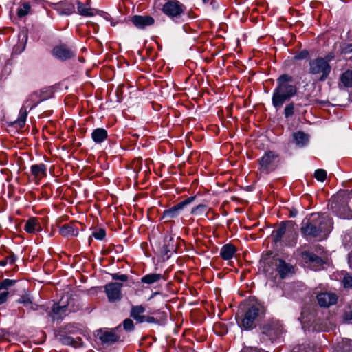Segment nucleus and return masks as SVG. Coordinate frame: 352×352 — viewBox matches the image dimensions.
Listing matches in <instances>:
<instances>
[{
  "label": "nucleus",
  "mask_w": 352,
  "mask_h": 352,
  "mask_svg": "<svg viewBox=\"0 0 352 352\" xmlns=\"http://www.w3.org/2000/svg\"><path fill=\"white\" fill-rule=\"evenodd\" d=\"M332 226L333 222L329 215L313 213L303 219L300 231L306 238L322 239L328 234Z\"/></svg>",
  "instance_id": "1"
},
{
  "label": "nucleus",
  "mask_w": 352,
  "mask_h": 352,
  "mask_svg": "<svg viewBox=\"0 0 352 352\" xmlns=\"http://www.w3.org/2000/svg\"><path fill=\"white\" fill-rule=\"evenodd\" d=\"M298 88L294 82V78L287 74H283L276 79V87L274 89L272 103L278 110L283 104L293 98L297 93Z\"/></svg>",
  "instance_id": "2"
},
{
  "label": "nucleus",
  "mask_w": 352,
  "mask_h": 352,
  "mask_svg": "<svg viewBox=\"0 0 352 352\" xmlns=\"http://www.w3.org/2000/svg\"><path fill=\"white\" fill-rule=\"evenodd\" d=\"M265 314V307L261 303L256 302L250 305L245 311L243 317L241 320L237 318L239 325L248 330L256 326V320L258 318L263 316Z\"/></svg>",
  "instance_id": "3"
},
{
  "label": "nucleus",
  "mask_w": 352,
  "mask_h": 352,
  "mask_svg": "<svg viewBox=\"0 0 352 352\" xmlns=\"http://www.w3.org/2000/svg\"><path fill=\"white\" fill-rule=\"evenodd\" d=\"M331 70L330 64L327 63L323 58L319 57L309 62V73L319 81H324L328 78Z\"/></svg>",
  "instance_id": "4"
},
{
  "label": "nucleus",
  "mask_w": 352,
  "mask_h": 352,
  "mask_svg": "<svg viewBox=\"0 0 352 352\" xmlns=\"http://www.w3.org/2000/svg\"><path fill=\"white\" fill-rule=\"evenodd\" d=\"M278 156L274 151H266L264 155L258 160V170L261 175H268L274 171L278 164Z\"/></svg>",
  "instance_id": "5"
},
{
  "label": "nucleus",
  "mask_w": 352,
  "mask_h": 352,
  "mask_svg": "<svg viewBox=\"0 0 352 352\" xmlns=\"http://www.w3.org/2000/svg\"><path fill=\"white\" fill-rule=\"evenodd\" d=\"M186 7L177 0H168L162 9V12L173 21L184 14Z\"/></svg>",
  "instance_id": "6"
},
{
  "label": "nucleus",
  "mask_w": 352,
  "mask_h": 352,
  "mask_svg": "<svg viewBox=\"0 0 352 352\" xmlns=\"http://www.w3.org/2000/svg\"><path fill=\"white\" fill-rule=\"evenodd\" d=\"M341 197L340 194L332 201L331 208L333 213L340 218L351 219L352 218V209L347 206L346 202L340 201Z\"/></svg>",
  "instance_id": "7"
},
{
  "label": "nucleus",
  "mask_w": 352,
  "mask_h": 352,
  "mask_svg": "<svg viewBox=\"0 0 352 352\" xmlns=\"http://www.w3.org/2000/svg\"><path fill=\"white\" fill-rule=\"evenodd\" d=\"M122 283L117 282L109 283L104 286V292L109 302H115L120 301L122 299Z\"/></svg>",
  "instance_id": "8"
},
{
  "label": "nucleus",
  "mask_w": 352,
  "mask_h": 352,
  "mask_svg": "<svg viewBox=\"0 0 352 352\" xmlns=\"http://www.w3.org/2000/svg\"><path fill=\"white\" fill-rule=\"evenodd\" d=\"M120 325L114 329L104 331L100 335V340L104 344H113V343L120 340Z\"/></svg>",
  "instance_id": "9"
},
{
  "label": "nucleus",
  "mask_w": 352,
  "mask_h": 352,
  "mask_svg": "<svg viewBox=\"0 0 352 352\" xmlns=\"http://www.w3.org/2000/svg\"><path fill=\"white\" fill-rule=\"evenodd\" d=\"M52 54L62 61L70 59L75 56L74 52L65 45L55 46L52 50Z\"/></svg>",
  "instance_id": "10"
},
{
  "label": "nucleus",
  "mask_w": 352,
  "mask_h": 352,
  "mask_svg": "<svg viewBox=\"0 0 352 352\" xmlns=\"http://www.w3.org/2000/svg\"><path fill=\"white\" fill-rule=\"evenodd\" d=\"M52 8L60 15H70L75 11L74 5L66 0L53 3Z\"/></svg>",
  "instance_id": "11"
},
{
  "label": "nucleus",
  "mask_w": 352,
  "mask_h": 352,
  "mask_svg": "<svg viewBox=\"0 0 352 352\" xmlns=\"http://www.w3.org/2000/svg\"><path fill=\"white\" fill-rule=\"evenodd\" d=\"M46 97L44 96V92L42 91H36L30 94L25 101L23 105H25L29 108V110H32L36 107L40 102L46 100Z\"/></svg>",
  "instance_id": "12"
},
{
  "label": "nucleus",
  "mask_w": 352,
  "mask_h": 352,
  "mask_svg": "<svg viewBox=\"0 0 352 352\" xmlns=\"http://www.w3.org/2000/svg\"><path fill=\"white\" fill-rule=\"evenodd\" d=\"M131 21L139 29H144L147 26L153 25L155 23V19L148 15H134Z\"/></svg>",
  "instance_id": "13"
},
{
  "label": "nucleus",
  "mask_w": 352,
  "mask_h": 352,
  "mask_svg": "<svg viewBox=\"0 0 352 352\" xmlns=\"http://www.w3.org/2000/svg\"><path fill=\"white\" fill-rule=\"evenodd\" d=\"M30 172L32 180L38 184L43 178L47 176V167L44 164H34L30 167Z\"/></svg>",
  "instance_id": "14"
},
{
  "label": "nucleus",
  "mask_w": 352,
  "mask_h": 352,
  "mask_svg": "<svg viewBox=\"0 0 352 352\" xmlns=\"http://www.w3.org/2000/svg\"><path fill=\"white\" fill-rule=\"evenodd\" d=\"M317 300L320 306L329 307L331 305L336 304L338 296L333 293L322 292L318 294Z\"/></svg>",
  "instance_id": "15"
},
{
  "label": "nucleus",
  "mask_w": 352,
  "mask_h": 352,
  "mask_svg": "<svg viewBox=\"0 0 352 352\" xmlns=\"http://www.w3.org/2000/svg\"><path fill=\"white\" fill-rule=\"evenodd\" d=\"M275 265L276 266L277 272L282 279L285 278L289 274L294 273V267L292 265L287 263L281 258L276 259Z\"/></svg>",
  "instance_id": "16"
},
{
  "label": "nucleus",
  "mask_w": 352,
  "mask_h": 352,
  "mask_svg": "<svg viewBox=\"0 0 352 352\" xmlns=\"http://www.w3.org/2000/svg\"><path fill=\"white\" fill-rule=\"evenodd\" d=\"M77 9L78 14L84 16H92L97 10L90 8V0H78Z\"/></svg>",
  "instance_id": "17"
},
{
  "label": "nucleus",
  "mask_w": 352,
  "mask_h": 352,
  "mask_svg": "<svg viewBox=\"0 0 352 352\" xmlns=\"http://www.w3.org/2000/svg\"><path fill=\"white\" fill-rule=\"evenodd\" d=\"M78 223L70 222L60 227L59 230L60 234L64 237H74L78 234Z\"/></svg>",
  "instance_id": "18"
},
{
  "label": "nucleus",
  "mask_w": 352,
  "mask_h": 352,
  "mask_svg": "<svg viewBox=\"0 0 352 352\" xmlns=\"http://www.w3.org/2000/svg\"><path fill=\"white\" fill-rule=\"evenodd\" d=\"M177 243L170 235L165 236L163 241V245L161 248V253L163 256L169 257L168 254L176 251Z\"/></svg>",
  "instance_id": "19"
},
{
  "label": "nucleus",
  "mask_w": 352,
  "mask_h": 352,
  "mask_svg": "<svg viewBox=\"0 0 352 352\" xmlns=\"http://www.w3.org/2000/svg\"><path fill=\"white\" fill-rule=\"evenodd\" d=\"M263 333L270 338V340H274L281 333V329L278 324H267L263 327Z\"/></svg>",
  "instance_id": "20"
},
{
  "label": "nucleus",
  "mask_w": 352,
  "mask_h": 352,
  "mask_svg": "<svg viewBox=\"0 0 352 352\" xmlns=\"http://www.w3.org/2000/svg\"><path fill=\"white\" fill-rule=\"evenodd\" d=\"M41 226L37 218H30L25 223L24 230L30 234H34L41 230Z\"/></svg>",
  "instance_id": "21"
},
{
  "label": "nucleus",
  "mask_w": 352,
  "mask_h": 352,
  "mask_svg": "<svg viewBox=\"0 0 352 352\" xmlns=\"http://www.w3.org/2000/svg\"><path fill=\"white\" fill-rule=\"evenodd\" d=\"M72 311V310L69 307V303H67V305L63 303L60 305V302L54 303L52 307V313L60 318L67 316Z\"/></svg>",
  "instance_id": "22"
},
{
  "label": "nucleus",
  "mask_w": 352,
  "mask_h": 352,
  "mask_svg": "<svg viewBox=\"0 0 352 352\" xmlns=\"http://www.w3.org/2000/svg\"><path fill=\"white\" fill-rule=\"evenodd\" d=\"M290 222H283L280 226L272 232V237L275 242L280 241L287 234V231Z\"/></svg>",
  "instance_id": "23"
},
{
  "label": "nucleus",
  "mask_w": 352,
  "mask_h": 352,
  "mask_svg": "<svg viewBox=\"0 0 352 352\" xmlns=\"http://www.w3.org/2000/svg\"><path fill=\"white\" fill-rule=\"evenodd\" d=\"M303 255L304 258L307 262H309L311 264L314 265L315 270H319L324 263L323 260L314 253L307 252H305Z\"/></svg>",
  "instance_id": "24"
},
{
  "label": "nucleus",
  "mask_w": 352,
  "mask_h": 352,
  "mask_svg": "<svg viewBox=\"0 0 352 352\" xmlns=\"http://www.w3.org/2000/svg\"><path fill=\"white\" fill-rule=\"evenodd\" d=\"M183 209L182 205L179 203L170 208L164 210L162 217L167 221H170L171 219L177 217Z\"/></svg>",
  "instance_id": "25"
},
{
  "label": "nucleus",
  "mask_w": 352,
  "mask_h": 352,
  "mask_svg": "<svg viewBox=\"0 0 352 352\" xmlns=\"http://www.w3.org/2000/svg\"><path fill=\"white\" fill-rule=\"evenodd\" d=\"M145 308L142 305L132 306L130 316L133 318L138 323H143Z\"/></svg>",
  "instance_id": "26"
},
{
  "label": "nucleus",
  "mask_w": 352,
  "mask_h": 352,
  "mask_svg": "<svg viewBox=\"0 0 352 352\" xmlns=\"http://www.w3.org/2000/svg\"><path fill=\"white\" fill-rule=\"evenodd\" d=\"M236 251V248L234 245L228 243L221 248L220 255L223 260H230L234 256Z\"/></svg>",
  "instance_id": "27"
},
{
  "label": "nucleus",
  "mask_w": 352,
  "mask_h": 352,
  "mask_svg": "<svg viewBox=\"0 0 352 352\" xmlns=\"http://www.w3.org/2000/svg\"><path fill=\"white\" fill-rule=\"evenodd\" d=\"M107 131L103 128H97L91 133V138L96 144H101L107 139Z\"/></svg>",
  "instance_id": "28"
},
{
  "label": "nucleus",
  "mask_w": 352,
  "mask_h": 352,
  "mask_svg": "<svg viewBox=\"0 0 352 352\" xmlns=\"http://www.w3.org/2000/svg\"><path fill=\"white\" fill-rule=\"evenodd\" d=\"M162 278L161 274L151 273L144 275L141 278V282L148 285H151L160 281Z\"/></svg>",
  "instance_id": "29"
},
{
  "label": "nucleus",
  "mask_w": 352,
  "mask_h": 352,
  "mask_svg": "<svg viewBox=\"0 0 352 352\" xmlns=\"http://www.w3.org/2000/svg\"><path fill=\"white\" fill-rule=\"evenodd\" d=\"M32 12V7L29 2L22 3L17 8L16 14L20 19L27 16Z\"/></svg>",
  "instance_id": "30"
},
{
  "label": "nucleus",
  "mask_w": 352,
  "mask_h": 352,
  "mask_svg": "<svg viewBox=\"0 0 352 352\" xmlns=\"http://www.w3.org/2000/svg\"><path fill=\"white\" fill-rule=\"evenodd\" d=\"M285 242L291 245H293L294 243H296L297 239V233L292 226V223L290 222L289 226H288L287 234H285Z\"/></svg>",
  "instance_id": "31"
},
{
  "label": "nucleus",
  "mask_w": 352,
  "mask_h": 352,
  "mask_svg": "<svg viewBox=\"0 0 352 352\" xmlns=\"http://www.w3.org/2000/svg\"><path fill=\"white\" fill-rule=\"evenodd\" d=\"M294 139L297 145L300 146H305L309 141V137L302 131H298L294 133Z\"/></svg>",
  "instance_id": "32"
},
{
  "label": "nucleus",
  "mask_w": 352,
  "mask_h": 352,
  "mask_svg": "<svg viewBox=\"0 0 352 352\" xmlns=\"http://www.w3.org/2000/svg\"><path fill=\"white\" fill-rule=\"evenodd\" d=\"M28 109L29 108L27 107L25 105H23L20 109L19 117L17 120L16 121V123H17L20 127H23L25 124Z\"/></svg>",
  "instance_id": "33"
},
{
  "label": "nucleus",
  "mask_w": 352,
  "mask_h": 352,
  "mask_svg": "<svg viewBox=\"0 0 352 352\" xmlns=\"http://www.w3.org/2000/svg\"><path fill=\"white\" fill-rule=\"evenodd\" d=\"M340 80L345 87H352V69L344 72L341 75Z\"/></svg>",
  "instance_id": "34"
},
{
  "label": "nucleus",
  "mask_w": 352,
  "mask_h": 352,
  "mask_svg": "<svg viewBox=\"0 0 352 352\" xmlns=\"http://www.w3.org/2000/svg\"><path fill=\"white\" fill-rule=\"evenodd\" d=\"M342 320L346 323L352 324V301L349 302L346 307Z\"/></svg>",
  "instance_id": "35"
},
{
  "label": "nucleus",
  "mask_w": 352,
  "mask_h": 352,
  "mask_svg": "<svg viewBox=\"0 0 352 352\" xmlns=\"http://www.w3.org/2000/svg\"><path fill=\"white\" fill-rule=\"evenodd\" d=\"M213 329H214V332L219 336H223L228 332V329H227L226 325L221 322L214 323V324L213 326Z\"/></svg>",
  "instance_id": "36"
},
{
  "label": "nucleus",
  "mask_w": 352,
  "mask_h": 352,
  "mask_svg": "<svg viewBox=\"0 0 352 352\" xmlns=\"http://www.w3.org/2000/svg\"><path fill=\"white\" fill-rule=\"evenodd\" d=\"M207 209L208 207L206 204H199L192 209L191 214L192 215L200 216L206 213Z\"/></svg>",
  "instance_id": "37"
},
{
  "label": "nucleus",
  "mask_w": 352,
  "mask_h": 352,
  "mask_svg": "<svg viewBox=\"0 0 352 352\" xmlns=\"http://www.w3.org/2000/svg\"><path fill=\"white\" fill-rule=\"evenodd\" d=\"M294 114V104L290 102L287 104L284 109V116L285 118H289Z\"/></svg>",
  "instance_id": "38"
},
{
  "label": "nucleus",
  "mask_w": 352,
  "mask_h": 352,
  "mask_svg": "<svg viewBox=\"0 0 352 352\" xmlns=\"http://www.w3.org/2000/svg\"><path fill=\"white\" fill-rule=\"evenodd\" d=\"M92 236L97 240H102L106 236V231L103 228L95 229L92 232Z\"/></svg>",
  "instance_id": "39"
},
{
  "label": "nucleus",
  "mask_w": 352,
  "mask_h": 352,
  "mask_svg": "<svg viewBox=\"0 0 352 352\" xmlns=\"http://www.w3.org/2000/svg\"><path fill=\"white\" fill-rule=\"evenodd\" d=\"M315 178L319 182H324L327 178V172L324 169H317L314 173Z\"/></svg>",
  "instance_id": "40"
},
{
  "label": "nucleus",
  "mask_w": 352,
  "mask_h": 352,
  "mask_svg": "<svg viewBox=\"0 0 352 352\" xmlns=\"http://www.w3.org/2000/svg\"><path fill=\"white\" fill-rule=\"evenodd\" d=\"M16 283V280H11V279H4L1 282H0V290L1 289H7L8 288L13 286L14 283Z\"/></svg>",
  "instance_id": "41"
},
{
  "label": "nucleus",
  "mask_w": 352,
  "mask_h": 352,
  "mask_svg": "<svg viewBox=\"0 0 352 352\" xmlns=\"http://www.w3.org/2000/svg\"><path fill=\"white\" fill-rule=\"evenodd\" d=\"M18 302L19 303L24 305L26 307H28L29 305H32V300L29 294H25V295H22L20 297Z\"/></svg>",
  "instance_id": "42"
},
{
  "label": "nucleus",
  "mask_w": 352,
  "mask_h": 352,
  "mask_svg": "<svg viewBox=\"0 0 352 352\" xmlns=\"http://www.w3.org/2000/svg\"><path fill=\"white\" fill-rule=\"evenodd\" d=\"M123 329L127 331H132L134 329V324L131 319L126 318L123 321Z\"/></svg>",
  "instance_id": "43"
},
{
  "label": "nucleus",
  "mask_w": 352,
  "mask_h": 352,
  "mask_svg": "<svg viewBox=\"0 0 352 352\" xmlns=\"http://www.w3.org/2000/svg\"><path fill=\"white\" fill-rule=\"evenodd\" d=\"M342 284L344 288L352 287V276L346 274L342 279Z\"/></svg>",
  "instance_id": "44"
},
{
  "label": "nucleus",
  "mask_w": 352,
  "mask_h": 352,
  "mask_svg": "<svg viewBox=\"0 0 352 352\" xmlns=\"http://www.w3.org/2000/svg\"><path fill=\"white\" fill-rule=\"evenodd\" d=\"M112 278L116 280L126 282L128 280V276L126 274H113Z\"/></svg>",
  "instance_id": "45"
},
{
  "label": "nucleus",
  "mask_w": 352,
  "mask_h": 352,
  "mask_svg": "<svg viewBox=\"0 0 352 352\" xmlns=\"http://www.w3.org/2000/svg\"><path fill=\"white\" fill-rule=\"evenodd\" d=\"M309 56V52L307 50H302L296 54L294 58L297 60L305 59Z\"/></svg>",
  "instance_id": "46"
},
{
  "label": "nucleus",
  "mask_w": 352,
  "mask_h": 352,
  "mask_svg": "<svg viewBox=\"0 0 352 352\" xmlns=\"http://www.w3.org/2000/svg\"><path fill=\"white\" fill-rule=\"evenodd\" d=\"M8 296L9 292L8 291H4L0 293V305H2L3 303L7 301Z\"/></svg>",
  "instance_id": "47"
},
{
  "label": "nucleus",
  "mask_w": 352,
  "mask_h": 352,
  "mask_svg": "<svg viewBox=\"0 0 352 352\" xmlns=\"http://www.w3.org/2000/svg\"><path fill=\"white\" fill-rule=\"evenodd\" d=\"M195 196H191L184 200L183 201L179 202L180 204L182 205V207L184 208L188 204L192 203L195 199Z\"/></svg>",
  "instance_id": "48"
},
{
  "label": "nucleus",
  "mask_w": 352,
  "mask_h": 352,
  "mask_svg": "<svg viewBox=\"0 0 352 352\" xmlns=\"http://www.w3.org/2000/svg\"><path fill=\"white\" fill-rule=\"evenodd\" d=\"M6 260L7 264L9 263L10 265H12L15 263V261L16 260V257L15 256V255L14 254H12L8 256L6 258Z\"/></svg>",
  "instance_id": "49"
},
{
  "label": "nucleus",
  "mask_w": 352,
  "mask_h": 352,
  "mask_svg": "<svg viewBox=\"0 0 352 352\" xmlns=\"http://www.w3.org/2000/svg\"><path fill=\"white\" fill-rule=\"evenodd\" d=\"M62 341L65 344L72 345V344H74V338L70 336H66L63 338Z\"/></svg>",
  "instance_id": "50"
},
{
  "label": "nucleus",
  "mask_w": 352,
  "mask_h": 352,
  "mask_svg": "<svg viewBox=\"0 0 352 352\" xmlns=\"http://www.w3.org/2000/svg\"><path fill=\"white\" fill-rule=\"evenodd\" d=\"M156 321L157 320L153 316H144V318L143 319V322L154 323L156 322Z\"/></svg>",
  "instance_id": "51"
},
{
  "label": "nucleus",
  "mask_w": 352,
  "mask_h": 352,
  "mask_svg": "<svg viewBox=\"0 0 352 352\" xmlns=\"http://www.w3.org/2000/svg\"><path fill=\"white\" fill-rule=\"evenodd\" d=\"M241 352H261L260 349L256 347H248L243 349Z\"/></svg>",
  "instance_id": "52"
},
{
  "label": "nucleus",
  "mask_w": 352,
  "mask_h": 352,
  "mask_svg": "<svg viewBox=\"0 0 352 352\" xmlns=\"http://www.w3.org/2000/svg\"><path fill=\"white\" fill-rule=\"evenodd\" d=\"M335 56L334 54L331 52L329 53L323 59L327 60V63H329L330 61H331L334 58Z\"/></svg>",
  "instance_id": "53"
},
{
  "label": "nucleus",
  "mask_w": 352,
  "mask_h": 352,
  "mask_svg": "<svg viewBox=\"0 0 352 352\" xmlns=\"http://www.w3.org/2000/svg\"><path fill=\"white\" fill-rule=\"evenodd\" d=\"M82 344V340L80 338H74V344H72V346H74V347H78L81 345Z\"/></svg>",
  "instance_id": "54"
},
{
  "label": "nucleus",
  "mask_w": 352,
  "mask_h": 352,
  "mask_svg": "<svg viewBox=\"0 0 352 352\" xmlns=\"http://www.w3.org/2000/svg\"><path fill=\"white\" fill-rule=\"evenodd\" d=\"M345 52H352V43L347 45L344 48Z\"/></svg>",
  "instance_id": "55"
},
{
  "label": "nucleus",
  "mask_w": 352,
  "mask_h": 352,
  "mask_svg": "<svg viewBox=\"0 0 352 352\" xmlns=\"http://www.w3.org/2000/svg\"><path fill=\"white\" fill-rule=\"evenodd\" d=\"M7 265L6 260L0 261V266H6Z\"/></svg>",
  "instance_id": "56"
},
{
  "label": "nucleus",
  "mask_w": 352,
  "mask_h": 352,
  "mask_svg": "<svg viewBox=\"0 0 352 352\" xmlns=\"http://www.w3.org/2000/svg\"><path fill=\"white\" fill-rule=\"evenodd\" d=\"M29 306H30V308L34 310L37 309V307H38L37 305H34L32 302V305H29Z\"/></svg>",
  "instance_id": "57"
},
{
  "label": "nucleus",
  "mask_w": 352,
  "mask_h": 352,
  "mask_svg": "<svg viewBox=\"0 0 352 352\" xmlns=\"http://www.w3.org/2000/svg\"><path fill=\"white\" fill-rule=\"evenodd\" d=\"M296 214H297V211H296V210H295V211H291V212H290V216H291V217H295Z\"/></svg>",
  "instance_id": "58"
},
{
  "label": "nucleus",
  "mask_w": 352,
  "mask_h": 352,
  "mask_svg": "<svg viewBox=\"0 0 352 352\" xmlns=\"http://www.w3.org/2000/svg\"><path fill=\"white\" fill-rule=\"evenodd\" d=\"M204 3H208L210 0H202Z\"/></svg>",
  "instance_id": "59"
},
{
  "label": "nucleus",
  "mask_w": 352,
  "mask_h": 352,
  "mask_svg": "<svg viewBox=\"0 0 352 352\" xmlns=\"http://www.w3.org/2000/svg\"><path fill=\"white\" fill-rule=\"evenodd\" d=\"M141 162H142V160H140V159L138 160V163H139V162L141 163Z\"/></svg>",
  "instance_id": "60"
}]
</instances>
